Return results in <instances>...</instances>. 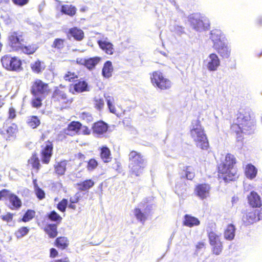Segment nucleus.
Returning <instances> with one entry per match:
<instances>
[{"mask_svg":"<svg viewBox=\"0 0 262 262\" xmlns=\"http://www.w3.org/2000/svg\"><path fill=\"white\" fill-rule=\"evenodd\" d=\"M255 120L254 114L249 110H241L236 122L231 127V130L236 134V140L242 142L244 136L254 132Z\"/></svg>","mask_w":262,"mask_h":262,"instance_id":"1","label":"nucleus"},{"mask_svg":"<svg viewBox=\"0 0 262 262\" xmlns=\"http://www.w3.org/2000/svg\"><path fill=\"white\" fill-rule=\"evenodd\" d=\"M190 135L195 145L203 150L207 149L209 143L204 129L198 120L192 122Z\"/></svg>","mask_w":262,"mask_h":262,"instance_id":"2","label":"nucleus"},{"mask_svg":"<svg viewBox=\"0 0 262 262\" xmlns=\"http://www.w3.org/2000/svg\"><path fill=\"white\" fill-rule=\"evenodd\" d=\"M235 163L234 156L228 154L219 165V171L224 175L223 179L225 181H233L238 178L237 170L233 167Z\"/></svg>","mask_w":262,"mask_h":262,"instance_id":"3","label":"nucleus"},{"mask_svg":"<svg viewBox=\"0 0 262 262\" xmlns=\"http://www.w3.org/2000/svg\"><path fill=\"white\" fill-rule=\"evenodd\" d=\"M129 167L130 172L136 176L141 174L146 166V161L140 153L132 151L129 155Z\"/></svg>","mask_w":262,"mask_h":262,"instance_id":"4","label":"nucleus"},{"mask_svg":"<svg viewBox=\"0 0 262 262\" xmlns=\"http://www.w3.org/2000/svg\"><path fill=\"white\" fill-rule=\"evenodd\" d=\"M152 84L161 90L170 89L172 85L171 80L165 77L160 71L154 72L150 76Z\"/></svg>","mask_w":262,"mask_h":262,"instance_id":"5","label":"nucleus"},{"mask_svg":"<svg viewBox=\"0 0 262 262\" xmlns=\"http://www.w3.org/2000/svg\"><path fill=\"white\" fill-rule=\"evenodd\" d=\"M2 65L9 71H19L21 69V61L16 57L5 55L1 59Z\"/></svg>","mask_w":262,"mask_h":262,"instance_id":"6","label":"nucleus"},{"mask_svg":"<svg viewBox=\"0 0 262 262\" xmlns=\"http://www.w3.org/2000/svg\"><path fill=\"white\" fill-rule=\"evenodd\" d=\"M203 67L209 72H214L218 70L221 66V60L215 53H210L204 59Z\"/></svg>","mask_w":262,"mask_h":262,"instance_id":"7","label":"nucleus"},{"mask_svg":"<svg viewBox=\"0 0 262 262\" xmlns=\"http://www.w3.org/2000/svg\"><path fill=\"white\" fill-rule=\"evenodd\" d=\"M50 89L48 84L43 82L41 80H35L32 84L31 93L33 96H41L42 97L48 95Z\"/></svg>","mask_w":262,"mask_h":262,"instance_id":"8","label":"nucleus"},{"mask_svg":"<svg viewBox=\"0 0 262 262\" xmlns=\"http://www.w3.org/2000/svg\"><path fill=\"white\" fill-rule=\"evenodd\" d=\"M242 220L247 225L262 220V208L247 211L243 215Z\"/></svg>","mask_w":262,"mask_h":262,"instance_id":"9","label":"nucleus"},{"mask_svg":"<svg viewBox=\"0 0 262 262\" xmlns=\"http://www.w3.org/2000/svg\"><path fill=\"white\" fill-rule=\"evenodd\" d=\"M23 43V39L21 34L16 32H11L9 34L8 43L13 50H19Z\"/></svg>","mask_w":262,"mask_h":262,"instance_id":"10","label":"nucleus"},{"mask_svg":"<svg viewBox=\"0 0 262 262\" xmlns=\"http://www.w3.org/2000/svg\"><path fill=\"white\" fill-rule=\"evenodd\" d=\"M210 186L206 183L199 184L195 186L194 194L201 200H204L210 196Z\"/></svg>","mask_w":262,"mask_h":262,"instance_id":"11","label":"nucleus"},{"mask_svg":"<svg viewBox=\"0 0 262 262\" xmlns=\"http://www.w3.org/2000/svg\"><path fill=\"white\" fill-rule=\"evenodd\" d=\"M100 57H94L88 59L78 58L76 62L78 64L84 66L90 70H93L95 67L101 61Z\"/></svg>","mask_w":262,"mask_h":262,"instance_id":"12","label":"nucleus"},{"mask_svg":"<svg viewBox=\"0 0 262 262\" xmlns=\"http://www.w3.org/2000/svg\"><path fill=\"white\" fill-rule=\"evenodd\" d=\"M52 149L53 145L50 142H46L42 146L41 158L43 163H49L52 156Z\"/></svg>","mask_w":262,"mask_h":262,"instance_id":"13","label":"nucleus"},{"mask_svg":"<svg viewBox=\"0 0 262 262\" xmlns=\"http://www.w3.org/2000/svg\"><path fill=\"white\" fill-rule=\"evenodd\" d=\"M97 43L101 49L108 55H113L114 52L113 45L110 42L107 38H102L98 40Z\"/></svg>","mask_w":262,"mask_h":262,"instance_id":"14","label":"nucleus"},{"mask_svg":"<svg viewBox=\"0 0 262 262\" xmlns=\"http://www.w3.org/2000/svg\"><path fill=\"white\" fill-rule=\"evenodd\" d=\"M210 38L213 43V47L216 43L220 44L226 41L225 35L219 29H214L211 31Z\"/></svg>","mask_w":262,"mask_h":262,"instance_id":"15","label":"nucleus"},{"mask_svg":"<svg viewBox=\"0 0 262 262\" xmlns=\"http://www.w3.org/2000/svg\"><path fill=\"white\" fill-rule=\"evenodd\" d=\"M17 131V125L15 124H12L6 128L4 127V129L1 131V133L7 140H11L15 138Z\"/></svg>","mask_w":262,"mask_h":262,"instance_id":"16","label":"nucleus"},{"mask_svg":"<svg viewBox=\"0 0 262 262\" xmlns=\"http://www.w3.org/2000/svg\"><path fill=\"white\" fill-rule=\"evenodd\" d=\"M223 58H228L230 54V49L228 47L226 41L220 44H216L213 47Z\"/></svg>","mask_w":262,"mask_h":262,"instance_id":"17","label":"nucleus"},{"mask_svg":"<svg viewBox=\"0 0 262 262\" xmlns=\"http://www.w3.org/2000/svg\"><path fill=\"white\" fill-rule=\"evenodd\" d=\"M81 124L78 121H72L69 125L66 130V134L73 136L77 134L80 129Z\"/></svg>","mask_w":262,"mask_h":262,"instance_id":"18","label":"nucleus"},{"mask_svg":"<svg viewBox=\"0 0 262 262\" xmlns=\"http://www.w3.org/2000/svg\"><path fill=\"white\" fill-rule=\"evenodd\" d=\"M257 168L252 164H248L245 167V174L250 180L255 179L257 174Z\"/></svg>","mask_w":262,"mask_h":262,"instance_id":"19","label":"nucleus"},{"mask_svg":"<svg viewBox=\"0 0 262 262\" xmlns=\"http://www.w3.org/2000/svg\"><path fill=\"white\" fill-rule=\"evenodd\" d=\"M249 203L253 207H260L261 200L259 195L255 192L252 191L248 196Z\"/></svg>","mask_w":262,"mask_h":262,"instance_id":"20","label":"nucleus"},{"mask_svg":"<svg viewBox=\"0 0 262 262\" xmlns=\"http://www.w3.org/2000/svg\"><path fill=\"white\" fill-rule=\"evenodd\" d=\"M107 129V125L103 121L96 122L93 126L94 133L98 135H102L105 133Z\"/></svg>","mask_w":262,"mask_h":262,"instance_id":"21","label":"nucleus"},{"mask_svg":"<svg viewBox=\"0 0 262 262\" xmlns=\"http://www.w3.org/2000/svg\"><path fill=\"white\" fill-rule=\"evenodd\" d=\"M114 71L112 62L111 61H106L103 67L102 70V75L106 78H108L112 76Z\"/></svg>","mask_w":262,"mask_h":262,"instance_id":"22","label":"nucleus"},{"mask_svg":"<svg viewBox=\"0 0 262 262\" xmlns=\"http://www.w3.org/2000/svg\"><path fill=\"white\" fill-rule=\"evenodd\" d=\"M69 33L75 39L78 41L81 40L84 36L83 31L76 27L70 29Z\"/></svg>","mask_w":262,"mask_h":262,"instance_id":"23","label":"nucleus"},{"mask_svg":"<svg viewBox=\"0 0 262 262\" xmlns=\"http://www.w3.org/2000/svg\"><path fill=\"white\" fill-rule=\"evenodd\" d=\"M67 163L66 161H61L56 163L54 165V170L56 174L58 176H62L66 170Z\"/></svg>","mask_w":262,"mask_h":262,"instance_id":"24","label":"nucleus"},{"mask_svg":"<svg viewBox=\"0 0 262 262\" xmlns=\"http://www.w3.org/2000/svg\"><path fill=\"white\" fill-rule=\"evenodd\" d=\"M200 223L199 220L195 217L189 215H186L184 217L183 224L186 226L192 227L194 226H198Z\"/></svg>","mask_w":262,"mask_h":262,"instance_id":"25","label":"nucleus"},{"mask_svg":"<svg viewBox=\"0 0 262 262\" xmlns=\"http://www.w3.org/2000/svg\"><path fill=\"white\" fill-rule=\"evenodd\" d=\"M60 11L63 14L73 16L76 14L77 9L75 6L72 5L66 4L61 6Z\"/></svg>","mask_w":262,"mask_h":262,"instance_id":"26","label":"nucleus"},{"mask_svg":"<svg viewBox=\"0 0 262 262\" xmlns=\"http://www.w3.org/2000/svg\"><path fill=\"white\" fill-rule=\"evenodd\" d=\"M105 98L107 102V107L110 112L113 114H116L117 110L115 105L116 102V98L110 95L105 96Z\"/></svg>","mask_w":262,"mask_h":262,"instance_id":"27","label":"nucleus"},{"mask_svg":"<svg viewBox=\"0 0 262 262\" xmlns=\"http://www.w3.org/2000/svg\"><path fill=\"white\" fill-rule=\"evenodd\" d=\"M202 19L195 20L196 23L192 21L194 28L197 30H199L202 28L207 29L209 26V23L208 20L204 17H202Z\"/></svg>","mask_w":262,"mask_h":262,"instance_id":"28","label":"nucleus"},{"mask_svg":"<svg viewBox=\"0 0 262 262\" xmlns=\"http://www.w3.org/2000/svg\"><path fill=\"white\" fill-rule=\"evenodd\" d=\"M235 227L233 225H229L225 230L224 237L227 240H232L235 236Z\"/></svg>","mask_w":262,"mask_h":262,"instance_id":"29","label":"nucleus"},{"mask_svg":"<svg viewBox=\"0 0 262 262\" xmlns=\"http://www.w3.org/2000/svg\"><path fill=\"white\" fill-rule=\"evenodd\" d=\"M101 158L104 162H108L112 159L111 151L106 146H102L101 148Z\"/></svg>","mask_w":262,"mask_h":262,"instance_id":"30","label":"nucleus"},{"mask_svg":"<svg viewBox=\"0 0 262 262\" xmlns=\"http://www.w3.org/2000/svg\"><path fill=\"white\" fill-rule=\"evenodd\" d=\"M37 49L38 47L36 44L28 45L27 46H24L23 44L19 50H21L23 53L26 54H32Z\"/></svg>","mask_w":262,"mask_h":262,"instance_id":"31","label":"nucleus"},{"mask_svg":"<svg viewBox=\"0 0 262 262\" xmlns=\"http://www.w3.org/2000/svg\"><path fill=\"white\" fill-rule=\"evenodd\" d=\"M74 90L77 93H81L88 91V84L85 81H79L74 86Z\"/></svg>","mask_w":262,"mask_h":262,"instance_id":"32","label":"nucleus"},{"mask_svg":"<svg viewBox=\"0 0 262 262\" xmlns=\"http://www.w3.org/2000/svg\"><path fill=\"white\" fill-rule=\"evenodd\" d=\"M45 231L51 238H54L57 234V226L55 224L48 225L45 228Z\"/></svg>","mask_w":262,"mask_h":262,"instance_id":"33","label":"nucleus"},{"mask_svg":"<svg viewBox=\"0 0 262 262\" xmlns=\"http://www.w3.org/2000/svg\"><path fill=\"white\" fill-rule=\"evenodd\" d=\"M69 242L65 237H58L56 239L55 245L59 248L64 249L68 247Z\"/></svg>","mask_w":262,"mask_h":262,"instance_id":"34","label":"nucleus"},{"mask_svg":"<svg viewBox=\"0 0 262 262\" xmlns=\"http://www.w3.org/2000/svg\"><path fill=\"white\" fill-rule=\"evenodd\" d=\"M94 181L90 179L78 184V185L79 186V189L80 190L85 191L92 188L94 185Z\"/></svg>","mask_w":262,"mask_h":262,"instance_id":"35","label":"nucleus"},{"mask_svg":"<svg viewBox=\"0 0 262 262\" xmlns=\"http://www.w3.org/2000/svg\"><path fill=\"white\" fill-rule=\"evenodd\" d=\"M29 165H30L34 169L37 171L38 170L40 163L38 158L36 155H33L31 158L28 160Z\"/></svg>","mask_w":262,"mask_h":262,"instance_id":"36","label":"nucleus"},{"mask_svg":"<svg viewBox=\"0 0 262 262\" xmlns=\"http://www.w3.org/2000/svg\"><path fill=\"white\" fill-rule=\"evenodd\" d=\"M67 98V95L64 91L57 89L53 94V99L54 101H60L62 98Z\"/></svg>","mask_w":262,"mask_h":262,"instance_id":"37","label":"nucleus"},{"mask_svg":"<svg viewBox=\"0 0 262 262\" xmlns=\"http://www.w3.org/2000/svg\"><path fill=\"white\" fill-rule=\"evenodd\" d=\"M9 201L13 208L17 209L20 208L21 206L20 200L16 195L12 194V195L10 196Z\"/></svg>","mask_w":262,"mask_h":262,"instance_id":"38","label":"nucleus"},{"mask_svg":"<svg viewBox=\"0 0 262 262\" xmlns=\"http://www.w3.org/2000/svg\"><path fill=\"white\" fill-rule=\"evenodd\" d=\"M31 69L33 72L38 73L42 71L44 69V65L40 61L37 60L31 64Z\"/></svg>","mask_w":262,"mask_h":262,"instance_id":"39","label":"nucleus"},{"mask_svg":"<svg viewBox=\"0 0 262 262\" xmlns=\"http://www.w3.org/2000/svg\"><path fill=\"white\" fill-rule=\"evenodd\" d=\"M183 171L184 172V176H182L185 177L188 180H191L194 177V171L192 167L187 166L185 168Z\"/></svg>","mask_w":262,"mask_h":262,"instance_id":"40","label":"nucleus"},{"mask_svg":"<svg viewBox=\"0 0 262 262\" xmlns=\"http://www.w3.org/2000/svg\"><path fill=\"white\" fill-rule=\"evenodd\" d=\"M40 121L36 116L30 117L27 120V123L32 128L37 127L40 124Z\"/></svg>","mask_w":262,"mask_h":262,"instance_id":"41","label":"nucleus"},{"mask_svg":"<svg viewBox=\"0 0 262 262\" xmlns=\"http://www.w3.org/2000/svg\"><path fill=\"white\" fill-rule=\"evenodd\" d=\"M94 104L95 108L97 110L101 111L104 106V100L102 98L96 97L94 100Z\"/></svg>","mask_w":262,"mask_h":262,"instance_id":"42","label":"nucleus"},{"mask_svg":"<svg viewBox=\"0 0 262 262\" xmlns=\"http://www.w3.org/2000/svg\"><path fill=\"white\" fill-rule=\"evenodd\" d=\"M35 215V212L33 210H28L24 214L22 221L24 222H27L31 220Z\"/></svg>","mask_w":262,"mask_h":262,"instance_id":"43","label":"nucleus"},{"mask_svg":"<svg viewBox=\"0 0 262 262\" xmlns=\"http://www.w3.org/2000/svg\"><path fill=\"white\" fill-rule=\"evenodd\" d=\"M29 231V229L27 227H21L15 232V235L17 238H22L28 234Z\"/></svg>","mask_w":262,"mask_h":262,"instance_id":"44","label":"nucleus"},{"mask_svg":"<svg viewBox=\"0 0 262 262\" xmlns=\"http://www.w3.org/2000/svg\"><path fill=\"white\" fill-rule=\"evenodd\" d=\"M83 169L75 170V171H72L69 174V177L72 181H74L76 178H80L82 176V172Z\"/></svg>","mask_w":262,"mask_h":262,"instance_id":"45","label":"nucleus"},{"mask_svg":"<svg viewBox=\"0 0 262 262\" xmlns=\"http://www.w3.org/2000/svg\"><path fill=\"white\" fill-rule=\"evenodd\" d=\"M58 104H56L57 107H59L60 109H62L66 108L67 107V104H69L71 103V99L67 98H62L60 100V101H56Z\"/></svg>","mask_w":262,"mask_h":262,"instance_id":"46","label":"nucleus"},{"mask_svg":"<svg viewBox=\"0 0 262 262\" xmlns=\"http://www.w3.org/2000/svg\"><path fill=\"white\" fill-rule=\"evenodd\" d=\"M209 238L210 244L211 245L217 244L220 242L219 236L217 235L214 232H211L209 234Z\"/></svg>","mask_w":262,"mask_h":262,"instance_id":"47","label":"nucleus"},{"mask_svg":"<svg viewBox=\"0 0 262 262\" xmlns=\"http://www.w3.org/2000/svg\"><path fill=\"white\" fill-rule=\"evenodd\" d=\"M212 247V252L215 255H219L222 251V244L218 242L217 244L211 245Z\"/></svg>","mask_w":262,"mask_h":262,"instance_id":"48","label":"nucleus"},{"mask_svg":"<svg viewBox=\"0 0 262 262\" xmlns=\"http://www.w3.org/2000/svg\"><path fill=\"white\" fill-rule=\"evenodd\" d=\"M42 97L41 96H34V98L32 100V104L33 107L38 108L41 105Z\"/></svg>","mask_w":262,"mask_h":262,"instance_id":"49","label":"nucleus"},{"mask_svg":"<svg viewBox=\"0 0 262 262\" xmlns=\"http://www.w3.org/2000/svg\"><path fill=\"white\" fill-rule=\"evenodd\" d=\"M77 77V75L75 73L71 71L68 72L64 76L65 80L69 81H72Z\"/></svg>","mask_w":262,"mask_h":262,"instance_id":"50","label":"nucleus"},{"mask_svg":"<svg viewBox=\"0 0 262 262\" xmlns=\"http://www.w3.org/2000/svg\"><path fill=\"white\" fill-rule=\"evenodd\" d=\"M97 161L94 159H91L88 162L87 169L89 171H93L97 167Z\"/></svg>","mask_w":262,"mask_h":262,"instance_id":"51","label":"nucleus"},{"mask_svg":"<svg viewBox=\"0 0 262 262\" xmlns=\"http://www.w3.org/2000/svg\"><path fill=\"white\" fill-rule=\"evenodd\" d=\"M64 40L60 38L55 39L53 43L52 47L57 49H61L64 46Z\"/></svg>","mask_w":262,"mask_h":262,"instance_id":"52","label":"nucleus"},{"mask_svg":"<svg viewBox=\"0 0 262 262\" xmlns=\"http://www.w3.org/2000/svg\"><path fill=\"white\" fill-rule=\"evenodd\" d=\"M134 214L137 219L141 222L144 221L146 219L145 214L142 213L141 210L138 208H136L134 210Z\"/></svg>","mask_w":262,"mask_h":262,"instance_id":"53","label":"nucleus"},{"mask_svg":"<svg viewBox=\"0 0 262 262\" xmlns=\"http://www.w3.org/2000/svg\"><path fill=\"white\" fill-rule=\"evenodd\" d=\"M12 195L9 190L3 189L0 191V200L10 199V196Z\"/></svg>","mask_w":262,"mask_h":262,"instance_id":"54","label":"nucleus"},{"mask_svg":"<svg viewBox=\"0 0 262 262\" xmlns=\"http://www.w3.org/2000/svg\"><path fill=\"white\" fill-rule=\"evenodd\" d=\"M68 205V200L62 199L58 204L57 208L61 212H64Z\"/></svg>","mask_w":262,"mask_h":262,"instance_id":"55","label":"nucleus"},{"mask_svg":"<svg viewBox=\"0 0 262 262\" xmlns=\"http://www.w3.org/2000/svg\"><path fill=\"white\" fill-rule=\"evenodd\" d=\"M186 190V185L184 184L179 185L177 184L176 185V192L178 194H183Z\"/></svg>","mask_w":262,"mask_h":262,"instance_id":"56","label":"nucleus"},{"mask_svg":"<svg viewBox=\"0 0 262 262\" xmlns=\"http://www.w3.org/2000/svg\"><path fill=\"white\" fill-rule=\"evenodd\" d=\"M49 219L53 221H61L62 218L55 211H52L49 215Z\"/></svg>","mask_w":262,"mask_h":262,"instance_id":"57","label":"nucleus"},{"mask_svg":"<svg viewBox=\"0 0 262 262\" xmlns=\"http://www.w3.org/2000/svg\"><path fill=\"white\" fill-rule=\"evenodd\" d=\"M35 192L37 197L39 199L41 200L45 198V193L44 191L39 187H35Z\"/></svg>","mask_w":262,"mask_h":262,"instance_id":"58","label":"nucleus"},{"mask_svg":"<svg viewBox=\"0 0 262 262\" xmlns=\"http://www.w3.org/2000/svg\"><path fill=\"white\" fill-rule=\"evenodd\" d=\"M80 118L87 122H91L93 119L92 115L89 113H82L80 115Z\"/></svg>","mask_w":262,"mask_h":262,"instance_id":"59","label":"nucleus"},{"mask_svg":"<svg viewBox=\"0 0 262 262\" xmlns=\"http://www.w3.org/2000/svg\"><path fill=\"white\" fill-rule=\"evenodd\" d=\"M29 0H12V2L15 5L19 7L24 6L29 3Z\"/></svg>","mask_w":262,"mask_h":262,"instance_id":"60","label":"nucleus"},{"mask_svg":"<svg viewBox=\"0 0 262 262\" xmlns=\"http://www.w3.org/2000/svg\"><path fill=\"white\" fill-rule=\"evenodd\" d=\"M80 130L83 135H88L91 133V130L86 126H81Z\"/></svg>","mask_w":262,"mask_h":262,"instance_id":"61","label":"nucleus"},{"mask_svg":"<svg viewBox=\"0 0 262 262\" xmlns=\"http://www.w3.org/2000/svg\"><path fill=\"white\" fill-rule=\"evenodd\" d=\"M58 252L55 248H51L50 250V257L51 258H55L58 255Z\"/></svg>","mask_w":262,"mask_h":262,"instance_id":"62","label":"nucleus"},{"mask_svg":"<svg viewBox=\"0 0 262 262\" xmlns=\"http://www.w3.org/2000/svg\"><path fill=\"white\" fill-rule=\"evenodd\" d=\"M12 214L10 213H8L5 215H3L1 216L3 220L6 221L7 222H10L12 220Z\"/></svg>","mask_w":262,"mask_h":262,"instance_id":"63","label":"nucleus"},{"mask_svg":"<svg viewBox=\"0 0 262 262\" xmlns=\"http://www.w3.org/2000/svg\"><path fill=\"white\" fill-rule=\"evenodd\" d=\"M9 118L11 119H13L16 116V112L15 110L11 107L10 108L9 111Z\"/></svg>","mask_w":262,"mask_h":262,"instance_id":"64","label":"nucleus"}]
</instances>
